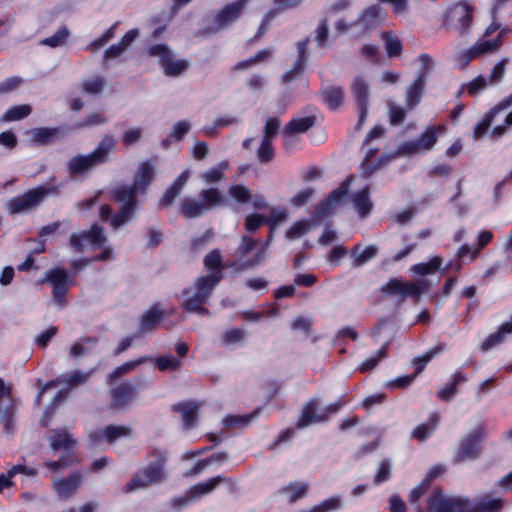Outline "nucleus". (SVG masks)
<instances>
[{
    "label": "nucleus",
    "mask_w": 512,
    "mask_h": 512,
    "mask_svg": "<svg viewBox=\"0 0 512 512\" xmlns=\"http://www.w3.org/2000/svg\"><path fill=\"white\" fill-rule=\"evenodd\" d=\"M382 292L399 300H405L416 295V285L400 278H394L382 287Z\"/></svg>",
    "instance_id": "obj_20"
},
{
    "label": "nucleus",
    "mask_w": 512,
    "mask_h": 512,
    "mask_svg": "<svg viewBox=\"0 0 512 512\" xmlns=\"http://www.w3.org/2000/svg\"><path fill=\"white\" fill-rule=\"evenodd\" d=\"M200 408L201 403L198 402H183L175 406V409L181 414L183 424L187 429L195 426Z\"/></svg>",
    "instance_id": "obj_30"
},
{
    "label": "nucleus",
    "mask_w": 512,
    "mask_h": 512,
    "mask_svg": "<svg viewBox=\"0 0 512 512\" xmlns=\"http://www.w3.org/2000/svg\"><path fill=\"white\" fill-rule=\"evenodd\" d=\"M472 21V11L468 4L458 3L447 10L443 25L461 34L468 32Z\"/></svg>",
    "instance_id": "obj_11"
},
{
    "label": "nucleus",
    "mask_w": 512,
    "mask_h": 512,
    "mask_svg": "<svg viewBox=\"0 0 512 512\" xmlns=\"http://www.w3.org/2000/svg\"><path fill=\"white\" fill-rule=\"evenodd\" d=\"M479 58V55L477 53V50L474 45H472L470 48L459 51L455 57H454V63L455 65L463 69L465 68L472 60Z\"/></svg>",
    "instance_id": "obj_49"
},
{
    "label": "nucleus",
    "mask_w": 512,
    "mask_h": 512,
    "mask_svg": "<svg viewBox=\"0 0 512 512\" xmlns=\"http://www.w3.org/2000/svg\"><path fill=\"white\" fill-rule=\"evenodd\" d=\"M107 241L103 228L93 225L88 231L71 234L69 244L77 253H82L87 243L95 248H101L105 246Z\"/></svg>",
    "instance_id": "obj_12"
},
{
    "label": "nucleus",
    "mask_w": 512,
    "mask_h": 512,
    "mask_svg": "<svg viewBox=\"0 0 512 512\" xmlns=\"http://www.w3.org/2000/svg\"><path fill=\"white\" fill-rule=\"evenodd\" d=\"M50 447L53 451L58 449H65L66 453L71 454L72 448L76 445L77 441L72 438L71 434L66 429H57L52 432L49 437Z\"/></svg>",
    "instance_id": "obj_26"
},
{
    "label": "nucleus",
    "mask_w": 512,
    "mask_h": 512,
    "mask_svg": "<svg viewBox=\"0 0 512 512\" xmlns=\"http://www.w3.org/2000/svg\"><path fill=\"white\" fill-rule=\"evenodd\" d=\"M148 360H150V357L144 356V357H140V358H138L136 360L128 361V362L118 366L109 375V381H115L116 379H118L122 375L128 374L133 369H135L137 366L147 362Z\"/></svg>",
    "instance_id": "obj_45"
},
{
    "label": "nucleus",
    "mask_w": 512,
    "mask_h": 512,
    "mask_svg": "<svg viewBox=\"0 0 512 512\" xmlns=\"http://www.w3.org/2000/svg\"><path fill=\"white\" fill-rule=\"evenodd\" d=\"M155 363L161 371L176 370L180 367V361L171 354L156 358Z\"/></svg>",
    "instance_id": "obj_62"
},
{
    "label": "nucleus",
    "mask_w": 512,
    "mask_h": 512,
    "mask_svg": "<svg viewBox=\"0 0 512 512\" xmlns=\"http://www.w3.org/2000/svg\"><path fill=\"white\" fill-rule=\"evenodd\" d=\"M149 55L158 57L160 65L168 76H178L188 68V62L174 60L169 48L164 44L153 45L149 48Z\"/></svg>",
    "instance_id": "obj_14"
},
{
    "label": "nucleus",
    "mask_w": 512,
    "mask_h": 512,
    "mask_svg": "<svg viewBox=\"0 0 512 512\" xmlns=\"http://www.w3.org/2000/svg\"><path fill=\"white\" fill-rule=\"evenodd\" d=\"M229 168V164L227 161H222L218 163L216 166L208 169L200 175L202 181L207 184H216L225 179V171Z\"/></svg>",
    "instance_id": "obj_34"
},
{
    "label": "nucleus",
    "mask_w": 512,
    "mask_h": 512,
    "mask_svg": "<svg viewBox=\"0 0 512 512\" xmlns=\"http://www.w3.org/2000/svg\"><path fill=\"white\" fill-rule=\"evenodd\" d=\"M477 50L479 57L493 53L502 46L501 36H497L495 39L487 40L484 37L477 40L473 44Z\"/></svg>",
    "instance_id": "obj_44"
},
{
    "label": "nucleus",
    "mask_w": 512,
    "mask_h": 512,
    "mask_svg": "<svg viewBox=\"0 0 512 512\" xmlns=\"http://www.w3.org/2000/svg\"><path fill=\"white\" fill-rule=\"evenodd\" d=\"M442 262L441 257L434 256L427 262L418 263V296L439 283L445 271V268L441 269Z\"/></svg>",
    "instance_id": "obj_7"
},
{
    "label": "nucleus",
    "mask_w": 512,
    "mask_h": 512,
    "mask_svg": "<svg viewBox=\"0 0 512 512\" xmlns=\"http://www.w3.org/2000/svg\"><path fill=\"white\" fill-rule=\"evenodd\" d=\"M388 117L391 125H400L405 120L407 109L391 101L387 102Z\"/></svg>",
    "instance_id": "obj_47"
},
{
    "label": "nucleus",
    "mask_w": 512,
    "mask_h": 512,
    "mask_svg": "<svg viewBox=\"0 0 512 512\" xmlns=\"http://www.w3.org/2000/svg\"><path fill=\"white\" fill-rule=\"evenodd\" d=\"M315 124L314 116L292 119L283 130V142L288 144L289 139L297 133H304Z\"/></svg>",
    "instance_id": "obj_22"
},
{
    "label": "nucleus",
    "mask_w": 512,
    "mask_h": 512,
    "mask_svg": "<svg viewBox=\"0 0 512 512\" xmlns=\"http://www.w3.org/2000/svg\"><path fill=\"white\" fill-rule=\"evenodd\" d=\"M254 418V414L245 416L241 415H228L222 419V424L225 428H243L249 425Z\"/></svg>",
    "instance_id": "obj_46"
},
{
    "label": "nucleus",
    "mask_w": 512,
    "mask_h": 512,
    "mask_svg": "<svg viewBox=\"0 0 512 512\" xmlns=\"http://www.w3.org/2000/svg\"><path fill=\"white\" fill-rule=\"evenodd\" d=\"M303 0H274V4L276 8L274 10H270L266 13L265 19L266 21L271 20L275 17L277 12L285 11L287 9L294 8L301 4Z\"/></svg>",
    "instance_id": "obj_56"
},
{
    "label": "nucleus",
    "mask_w": 512,
    "mask_h": 512,
    "mask_svg": "<svg viewBox=\"0 0 512 512\" xmlns=\"http://www.w3.org/2000/svg\"><path fill=\"white\" fill-rule=\"evenodd\" d=\"M190 177V172L188 170L183 171L172 183V185L165 191L162 198L160 199V204L163 206H170L175 198L181 193L182 189L186 185L188 179Z\"/></svg>",
    "instance_id": "obj_27"
},
{
    "label": "nucleus",
    "mask_w": 512,
    "mask_h": 512,
    "mask_svg": "<svg viewBox=\"0 0 512 512\" xmlns=\"http://www.w3.org/2000/svg\"><path fill=\"white\" fill-rule=\"evenodd\" d=\"M352 180L353 177L350 176L344 182H342L338 188L330 193L329 197L322 202L320 209L316 212L317 218H321L333 210V208L347 194Z\"/></svg>",
    "instance_id": "obj_21"
},
{
    "label": "nucleus",
    "mask_w": 512,
    "mask_h": 512,
    "mask_svg": "<svg viewBox=\"0 0 512 512\" xmlns=\"http://www.w3.org/2000/svg\"><path fill=\"white\" fill-rule=\"evenodd\" d=\"M97 339L91 337L81 338L72 344L69 355L72 358H81L91 353L92 348L96 345Z\"/></svg>",
    "instance_id": "obj_39"
},
{
    "label": "nucleus",
    "mask_w": 512,
    "mask_h": 512,
    "mask_svg": "<svg viewBox=\"0 0 512 512\" xmlns=\"http://www.w3.org/2000/svg\"><path fill=\"white\" fill-rule=\"evenodd\" d=\"M57 129L53 128H34L27 132L30 137V141L39 145L50 144L57 135Z\"/></svg>",
    "instance_id": "obj_37"
},
{
    "label": "nucleus",
    "mask_w": 512,
    "mask_h": 512,
    "mask_svg": "<svg viewBox=\"0 0 512 512\" xmlns=\"http://www.w3.org/2000/svg\"><path fill=\"white\" fill-rule=\"evenodd\" d=\"M383 40L385 43V49L389 57H396L400 55L402 50V44L398 38L392 36L389 33H384Z\"/></svg>",
    "instance_id": "obj_55"
},
{
    "label": "nucleus",
    "mask_w": 512,
    "mask_h": 512,
    "mask_svg": "<svg viewBox=\"0 0 512 512\" xmlns=\"http://www.w3.org/2000/svg\"><path fill=\"white\" fill-rule=\"evenodd\" d=\"M139 30L132 29L128 31L118 43L111 45L103 54V60L108 61L119 57L138 37Z\"/></svg>",
    "instance_id": "obj_25"
},
{
    "label": "nucleus",
    "mask_w": 512,
    "mask_h": 512,
    "mask_svg": "<svg viewBox=\"0 0 512 512\" xmlns=\"http://www.w3.org/2000/svg\"><path fill=\"white\" fill-rule=\"evenodd\" d=\"M445 130L446 126L444 124L427 127L418 136V152L431 150L436 144L438 136L443 134Z\"/></svg>",
    "instance_id": "obj_24"
},
{
    "label": "nucleus",
    "mask_w": 512,
    "mask_h": 512,
    "mask_svg": "<svg viewBox=\"0 0 512 512\" xmlns=\"http://www.w3.org/2000/svg\"><path fill=\"white\" fill-rule=\"evenodd\" d=\"M68 36H69L68 29L60 28L55 34L41 40L40 43L42 45H46V46H50V47H58L65 42V40Z\"/></svg>",
    "instance_id": "obj_60"
},
{
    "label": "nucleus",
    "mask_w": 512,
    "mask_h": 512,
    "mask_svg": "<svg viewBox=\"0 0 512 512\" xmlns=\"http://www.w3.org/2000/svg\"><path fill=\"white\" fill-rule=\"evenodd\" d=\"M105 85V79L103 77H94L85 80L82 83V89L84 92L92 95L99 94Z\"/></svg>",
    "instance_id": "obj_59"
},
{
    "label": "nucleus",
    "mask_w": 512,
    "mask_h": 512,
    "mask_svg": "<svg viewBox=\"0 0 512 512\" xmlns=\"http://www.w3.org/2000/svg\"><path fill=\"white\" fill-rule=\"evenodd\" d=\"M489 84L487 78L482 75L477 76L470 82L463 85L462 89L467 90L470 95H475L481 90L485 89Z\"/></svg>",
    "instance_id": "obj_61"
},
{
    "label": "nucleus",
    "mask_w": 512,
    "mask_h": 512,
    "mask_svg": "<svg viewBox=\"0 0 512 512\" xmlns=\"http://www.w3.org/2000/svg\"><path fill=\"white\" fill-rule=\"evenodd\" d=\"M307 491L308 484L304 482H293L283 489V492L287 494L292 502L305 496Z\"/></svg>",
    "instance_id": "obj_53"
},
{
    "label": "nucleus",
    "mask_w": 512,
    "mask_h": 512,
    "mask_svg": "<svg viewBox=\"0 0 512 512\" xmlns=\"http://www.w3.org/2000/svg\"><path fill=\"white\" fill-rule=\"evenodd\" d=\"M378 253V248L374 245L362 248L360 245H356L351 253L353 259V266L359 267L374 258Z\"/></svg>",
    "instance_id": "obj_35"
},
{
    "label": "nucleus",
    "mask_w": 512,
    "mask_h": 512,
    "mask_svg": "<svg viewBox=\"0 0 512 512\" xmlns=\"http://www.w3.org/2000/svg\"><path fill=\"white\" fill-rule=\"evenodd\" d=\"M58 193L56 186H38L26 193L10 199L7 203V210L10 214L26 212L36 206L48 195Z\"/></svg>",
    "instance_id": "obj_6"
},
{
    "label": "nucleus",
    "mask_w": 512,
    "mask_h": 512,
    "mask_svg": "<svg viewBox=\"0 0 512 512\" xmlns=\"http://www.w3.org/2000/svg\"><path fill=\"white\" fill-rule=\"evenodd\" d=\"M32 108L30 105H17L8 109L0 118L2 122L18 121L30 115Z\"/></svg>",
    "instance_id": "obj_43"
},
{
    "label": "nucleus",
    "mask_w": 512,
    "mask_h": 512,
    "mask_svg": "<svg viewBox=\"0 0 512 512\" xmlns=\"http://www.w3.org/2000/svg\"><path fill=\"white\" fill-rule=\"evenodd\" d=\"M438 421V414L433 413L427 422L418 425V441L426 440L435 431Z\"/></svg>",
    "instance_id": "obj_48"
},
{
    "label": "nucleus",
    "mask_w": 512,
    "mask_h": 512,
    "mask_svg": "<svg viewBox=\"0 0 512 512\" xmlns=\"http://www.w3.org/2000/svg\"><path fill=\"white\" fill-rule=\"evenodd\" d=\"M320 95L329 109L337 110L343 104L345 91L340 86H328L321 90Z\"/></svg>",
    "instance_id": "obj_29"
},
{
    "label": "nucleus",
    "mask_w": 512,
    "mask_h": 512,
    "mask_svg": "<svg viewBox=\"0 0 512 512\" xmlns=\"http://www.w3.org/2000/svg\"><path fill=\"white\" fill-rule=\"evenodd\" d=\"M248 0H237L224 6L213 18V24L204 30L205 34L211 35L227 28L238 20Z\"/></svg>",
    "instance_id": "obj_10"
},
{
    "label": "nucleus",
    "mask_w": 512,
    "mask_h": 512,
    "mask_svg": "<svg viewBox=\"0 0 512 512\" xmlns=\"http://www.w3.org/2000/svg\"><path fill=\"white\" fill-rule=\"evenodd\" d=\"M415 375H404L397 377L395 379L389 380L385 383V387L389 390H393L396 388L403 389L412 385L414 382Z\"/></svg>",
    "instance_id": "obj_63"
},
{
    "label": "nucleus",
    "mask_w": 512,
    "mask_h": 512,
    "mask_svg": "<svg viewBox=\"0 0 512 512\" xmlns=\"http://www.w3.org/2000/svg\"><path fill=\"white\" fill-rule=\"evenodd\" d=\"M221 279L222 275L219 271L197 278L193 287L182 292L181 307L189 313L209 315V311L203 305L208 302L214 287Z\"/></svg>",
    "instance_id": "obj_3"
},
{
    "label": "nucleus",
    "mask_w": 512,
    "mask_h": 512,
    "mask_svg": "<svg viewBox=\"0 0 512 512\" xmlns=\"http://www.w3.org/2000/svg\"><path fill=\"white\" fill-rule=\"evenodd\" d=\"M510 334H512V324L503 323L496 332L491 333L486 337V339L481 343L480 349L483 352H487L501 344Z\"/></svg>",
    "instance_id": "obj_33"
},
{
    "label": "nucleus",
    "mask_w": 512,
    "mask_h": 512,
    "mask_svg": "<svg viewBox=\"0 0 512 512\" xmlns=\"http://www.w3.org/2000/svg\"><path fill=\"white\" fill-rule=\"evenodd\" d=\"M225 480L222 476H216L204 483H199L186 493L184 497L178 498L174 500V505H176L179 509L183 507L188 502L194 500L195 498L208 494L212 492L220 483H222Z\"/></svg>",
    "instance_id": "obj_19"
},
{
    "label": "nucleus",
    "mask_w": 512,
    "mask_h": 512,
    "mask_svg": "<svg viewBox=\"0 0 512 512\" xmlns=\"http://www.w3.org/2000/svg\"><path fill=\"white\" fill-rule=\"evenodd\" d=\"M116 139L112 135H105L94 151L86 155L71 158L68 170L71 175L85 174L94 167L109 161V155L115 151Z\"/></svg>",
    "instance_id": "obj_4"
},
{
    "label": "nucleus",
    "mask_w": 512,
    "mask_h": 512,
    "mask_svg": "<svg viewBox=\"0 0 512 512\" xmlns=\"http://www.w3.org/2000/svg\"><path fill=\"white\" fill-rule=\"evenodd\" d=\"M265 258V248H260L253 259L248 261H242L241 259L235 260L233 263L229 265V267L233 268L235 272H243L247 269L254 268L260 265Z\"/></svg>",
    "instance_id": "obj_41"
},
{
    "label": "nucleus",
    "mask_w": 512,
    "mask_h": 512,
    "mask_svg": "<svg viewBox=\"0 0 512 512\" xmlns=\"http://www.w3.org/2000/svg\"><path fill=\"white\" fill-rule=\"evenodd\" d=\"M351 200L360 217L364 218L370 214L373 203L369 197V188L364 187L351 196Z\"/></svg>",
    "instance_id": "obj_32"
},
{
    "label": "nucleus",
    "mask_w": 512,
    "mask_h": 512,
    "mask_svg": "<svg viewBox=\"0 0 512 512\" xmlns=\"http://www.w3.org/2000/svg\"><path fill=\"white\" fill-rule=\"evenodd\" d=\"M164 312L159 306H152L142 317L140 330L142 333L150 332L155 325L162 319Z\"/></svg>",
    "instance_id": "obj_40"
},
{
    "label": "nucleus",
    "mask_w": 512,
    "mask_h": 512,
    "mask_svg": "<svg viewBox=\"0 0 512 512\" xmlns=\"http://www.w3.org/2000/svg\"><path fill=\"white\" fill-rule=\"evenodd\" d=\"M350 91L359 110L358 125H361L363 122H365L368 114V104L370 97L369 83L364 78V76H356L351 82Z\"/></svg>",
    "instance_id": "obj_15"
},
{
    "label": "nucleus",
    "mask_w": 512,
    "mask_h": 512,
    "mask_svg": "<svg viewBox=\"0 0 512 512\" xmlns=\"http://www.w3.org/2000/svg\"><path fill=\"white\" fill-rule=\"evenodd\" d=\"M500 112H502L501 107H499L497 104L484 115L483 119L479 123L475 125L473 130V137L475 140L483 137Z\"/></svg>",
    "instance_id": "obj_38"
},
{
    "label": "nucleus",
    "mask_w": 512,
    "mask_h": 512,
    "mask_svg": "<svg viewBox=\"0 0 512 512\" xmlns=\"http://www.w3.org/2000/svg\"><path fill=\"white\" fill-rule=\"evenodd\" d=\"M42 282H48L52 285V287L65 286L71 283L67 271L62 268H56L47 271Z\"/></svg>",
    "instance_id": "obj_42"
},
{
    "label": "nucleus",
    "mask_w": 512,
    "mask_h": 512,
    "mask_svg": "<svg viewBox=\"0 0 512 512\" xmlns=\"http://www.w3.org/2000/svg\"><path fill=\"white\" fill-rule=\"evenodd\" d=\"M341 506V498L339 496H334L313 506L309 512H331L340 509Z\"/></svg>",
    "instance_id": "obj_54"
},
{
    "label": "nucleus",
    "mask_w": 512,
    "mask_h": 512,
    "mask_svg": "<svg viewBox=\"0 0 512 512\" xmlns=\"http://www.w3.org/2000/svg\"><path fill=\"white\" fill-rule=\"evenodd\" d=\"M312 222L303 220L294 223L287 231L286 237L290 240L298 239L309 232Z\"/></svg>",
    "instance_id": "obj_52"
},
{
    "label": "nucleus",
    "mask_w": 512,
    "mask_h": 512,
    "mask_svg": "<svg viewBox=\"0 0 512 512\" xmlns=\"http://www.w3.org/2000/svg\"><path fill=\"white\" fill-rule=\"evenodd\" d=\"M466 381V376L462 372H455L451 379L438 391V396L442 400H450L457 393L456 386Z\"/></svg>",
    "instance_id": "obj_36"
},
{
    "label": "nucleus",
    "mask_w": 512,
    "mask_h": 512,
    "mask_svg": "<svg viewBox=\"0 0 512 512\" xmlns=\"http://www.w3.org/2000/svg\"><path fill=\"white\" fill-rule=\"evenodd\" d=\"M166 480V473L161 463H150L140 469L126 486L127 492L143 489L151 485L160 484Z\"/></svg>",
    "instance_id": "obj_8"
},
{
    "label": "nucleus",
    "mask_w": 512,
    "mask_h": 512,
    "mask_svg": "<svg viewBox=\"0 0 512 512\" xmlns=\"http://www.w3.org/2000/svg\"><path fill=\"white\" fill-rule=\"evenodd\" d=\"M134 386L122 383L111 391L112 405L116 408L126 407L133 399Z\"/></svg>",
    "instance_id": "obj_28"
},
{
    "label": "nucleus",
    "mask_w": 512,
    "mask_h": 512,
    "mask_svg": "<svg viewBox=\"0 0 512 512\" xmlns=\"http://www.w3.org/2000/svg\"><path fill=\"white\" fill-rule=\"evenodd\" d=\"M84 475L81 472H73L67 477H56L52 481V489L60 500L72 498L82 485Z\"/></svg>",
    "instance_id": "obj_16"
},
{
    "label": "nucleus",
    "mask_w": 512,
    "mask_h": 512,
    "mask_svg": "<svg viewBox=\"0 0 512 512\" xmlns=\"http://www.w3.org/2000/svg\"><path fill=\"white\" fill-rule=\"evenodd\" d=\"M484 438V430L477 426L466 434L460 441L455 454V460L458 462L475 460L482 452V440Z\"/></svg>",
    "instance_id": "obj_9"
},
{
    "label": "nucleus",
    "mask_w": 512,
    "mask_h": 512,
    "mask_svg": "<svg viewBox=\"0 0 512 512\" xmlns=\"http://www.w3.org/2000/svg\"><path fill=\"white\" fill-rule=\"evenodd\" d=\"M428 507L430 512H496L501 508V501L497 498L483 499L473 506L464 497L444 495L436 491L429 498Z\"/></svg>",
    "instance_id": "obj_2"
},
{
    "label": "nucleus",
    "mask_w": 512,
    "mask_h": 512,
    "mask_svg": "<svg viewBox=\"0 0 512 512\" xmlns=\"http://www.w3.org/2000/svg\"><path fill=\"white\" fill-rule=\"evenodd\" d=\"M204 265L208 270L219 269L222 265V255L219 250L214 249L204 257Z\"/></svg>",
    "instance_id": "obj_64"
},
{
    "label": "nucleus",
    "mask_w": 512,
    "mask_h": 512,
    "mask_svg": "<svg viewBox=\"0 0 512 512\" xmlns=\"http://www.w3.org/2000/svg\"><path fill=\"white\" fill-rule=\"evenodd\" d=\"M436 69V61L428 54L418 56V95L426 81L431 78Z\"/></svg>",
    "instance_id": "obj_23"
},
{
    "label": "nucleus",
    "mask_w": 512,
    "mask_h": 512,
    "mask_svg": "<svg viewBox=\"0 0 512 512\" xmlns=\"http://www.w3.org/2000/svg\"><path fill=\"white\" fill-rule=\"evenodd\" d=\"M384 18L385 14L382 8L378 6H371L363 11L357 21V24H360L365 29L369 30L383 22Z\"/></svg>",
    "instance_id": "obj_31"
},
{
    "label": "nucleus",
    "mask_w": 512,
    "mask_h": 512,
    "mask_svg": "<svg viewBox=\"0 0 512 512\" xmlns=\"http://www.w3.org/2000/svg\"><path fill=\"white\" fill-rule=\"evenodd\" d=\"M342 405V402L337 401L326 406L320 413H317L318 401L311 400L305 405L301 417L297 422V427L304 428L311 425L312 423L325 422L327 421L328 416L330 414L336 413L342 407Z\"/></svg>",
    "instance_id": "obj_13"
},
{
    "label": "nucleus",
    "mask_w": 512,
    "mask_h": 512,
    "mask_svg": "<svg viewBox=\"0 0 512 512\" xmlns=\"http://www.w3.org/2000/svg\"><path fill=\"white\" fill-rule=\"evenodd\" d=\"M508 61V58H503L494 65L487 78L490 85L497 84L503 79Z\"/></svg>",
    "instance_id": "obj_57"
},
{
    "label": "nucleus",
    "mask_w": 512,
    "mask_h": 512,
    "mask_svg": "<svg viewBox=\"0 0 512 512\" xmlns=\"http://www.w3.org/2000/svg\"><path fill=\"white\" fill-rule=\"evenodd\" d=\"M118 22L114 23L109 29H107L99 38L95 39L89 45L90 49L97 51L107 44L112 38L115 37L116 27Z\"/></svg>",
    "instance_id": "obj_58"
},
{
    "label": "nucleus",
    "mask_w": 512,
    "mask_h": 512,
    "mask_svg": "<svg viewBox=\"0 0 512 512\" xmlns=\"http://www.w3.org/2000/svg\"><path fill=\"white\" fill-rule=\"evenodd\" d=\"M155 168L148 162L139 164L133 179V184H123L112 190L113 199L121 205L120 211L111 220L114 229L133 219L137 208V195L144 194L154 178Z\"/></svg>",
    "instance_id": "obj_1"
},
{
    "label": "nucleus",
    "mask_w": 512,
    "mask_h": 512,
    "mask_svg": "<svg viewBox=\"0 0 512 512\" xmlns=\"http://www.w3.org/2000/svg\"><path fill=\"white\" fill-rule=\"evenodd\" d=\"M133 430L125 425H108L103 429L92 431L89 434V440L93 445H99L103 441L109 444L123 437H130Z\"/></svg>",
    "instance_id": "obj_17"
},
{
    "label": "nucleus",
    "mask_w": 512,
    "mask_h": 512,
    "mask_svg": "<svg viewBox=\"0 0 512 512\" xmlns=\"http://www.w3.org/2000/svg\"><path fill=\"white\" fill-rule=\"evenodd\" d=\"M246 330L243 328H232L222 332L221 337L225 345H234L245 340Z\"/></svg>",
    "instance_id": "obj_50"
},
{
    "label": "nucleus",
    "mask_w": 512,
    "mask_h": 512,
    "mask_svg": "<svg viewBox=\"0 0 512 512\" xmlns=\"http://www.w3.org/2000/svg\"><path fill=\"white\" fill-rule=\"evenodd\" d=\"M229 195L238 203L244 204L252 200V192L243 185H232L228 189Z\"/></svg>",
    "instance_id": "obj_51"
},
{
    "label": "nucleus",
    "mask_w": 512,
    "mask_h": 512,
    "mask_svg": "<svg viewBox=\"0 0 512 512\" xmlns=\"http://www.w3.org/2000/svg\"><path fill=\"white\" fill-rule=\"evenodd\" d=\"M200 199L186 197L180 203V211L186 218H197L214 207L225 203V198L217 188H206L200 191Z\"/></svg>",
    "instance_id": "obj_5"
},
{
    "label": "nucleus",
    "mask_w": 512,
    "mask_h": 512,
    "mask_svg": "<svg viewBox=\"0 0 512 512\" xmlns=\"http://www.w3.org/2000/svg\"><path fill=\"white\" fill-rule=\"evenodd\" d=\"M93 371L83 372L80 370H75L70 373L62 374L58 379L52 380L48 383H46L42 388L39 390L36 401L39 402L41 397L44 395V393L47 391L48 388L57 386L58 384H68L72 387L79 386L81 384L86 383L89 378L91 377Z\"/></svg>",
    "instance_id": "obj_18"
}]
</instances>
